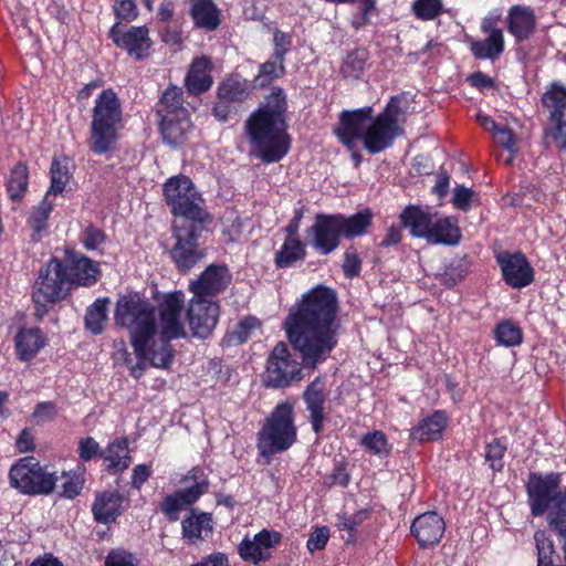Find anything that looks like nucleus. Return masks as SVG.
I'll use <instances>...</instances> for the list:
<instances>
[{
    "label": "nucleus",
    "mask_w": 566,
    "mask_h": 566,
    "mask_svg": "<svg viewBox=\"0 0 566 566\" xmlns=\"http://www.w3.org/2000/svg\"><path fill=\"white\" fill-rule=\"evenodd\" d=\"M305 254L304 244L296 238L289 235L276 253V263L280 268L289 266Z\"/></svg>",
    "instance_id": "obj_41"
},
{
    "label": "nucleus",
    "mask_w": 566,
    "mask_h": 566,
    "mask_svg": "<svg viewBox=\"0 0 566 566\" xmlns=\"http://www.w3.org/2000/svg\"><path fill=\"white\" fill-rule=\"evenodd\" d=\"M337 298L333 290L316 286L293 305L285 321L291 344L306 366L316 367L335 347Z\"/></svg>",
    "instance_id": "obj_2"
},
{
    "label": "nucleus",
    "mask_w": 566,
    "mask_h": 566,
    "mask_svg": "<svg viewBox=\"0 0 566 566\" xmlns=\"http://www.w3.org/2000/svg\"><path fill=\"white\" fill-rule=\"evenodd\" d=\"M184 305L180 291L165 294L156 311L139 294L132 293L118 297L114 319L128 331L135 354L156 368H167L174 358L170 342L188 337Z\"/></svg>",
    "instance_id": "obj_1"
},
{
    "label": "nucleus",
    "mask_w": 566,
    "mask_h": 566,
    "mask_svg": "<svg viewBox=\"0 0 566 566\" xmlns=\"http://www.w3.org/2000/svg\"><path fill=\"white\" fill-rule=\"evenodd\" d=\"M105 242L104 233L96 228H87L83 235V244L87 250L99 249Z\"/></svg>",
    "instance_id": "obj_62"
},
{
    "label": "nucleus",
    "mask_w": 566,
    "mask_h": 566,
    "mask_svg": "<svg viewBox=\"0 0 566 566\" xmlns=\"http://www.w3.org/2000/svg\"><path fill=\"white\" fill-rule=\"evenodd\" d=\"M122 108L117 95L111 91H103L96 98L93 108L92 124L119 126Z\"/></svg>",
    "instance_id": "obj_23"
},
{
    "label": "nucleus",
    "mask_w": 566,
    "mask_h": 566,
    "mask_svg": "<svg viewBox=\"0 0 566 566\" xmlns=\"http://www.w3.org/2000/svg\"><path fill=\"white\" fill-rule=\"evenodd\" d=\"M444 522L436 512H427L415 518L411 533L422 547L436 545L444 533Z\"/></svg>",
    "instance_id": "obj_20"
},
{
    "label": "nucleus",
    "mask_w": 566,
    "mask_h": 566,
    "mask_svg": "<svg viewBox=\"0 0 566 566\" xmlns=\"http://www.w3.org/2000/svg\"><path fill=\"white\" fill-rule=\"evenodd\" d=\"M500 17L499 13H493L483 19L481 30L486 35L485 39L471 42V51L475 57L495 60L504 51V34L502 29L496 27Z\"/></svg>",
    "instance_id": "obj_16"
},
{
    "label": "nucleus",
    "mask_w": 566,
    "mask_h": 566,
    "mask_svg": "<svg viewBox=\"0 0 566 566\" xmlns=\"http://www.w3.org/2000/svg\"><path fill=\"white\" fill-rule=\"evenodd\" d=\"M543 101L551 111L554 139L558 147L566 149V87L553 84L544 94Z\"/></svg>",
    "instance_id": "obj_17"
},
{
    "label": "nucleus",
    "mask_w": 566,
    "mask_h": 566,
    "mask_svg": "<svg viewBox=\"0 0 566 566\" xmlns=\"http://www.w3.org/2000/svg\"><path fill=\"white\" fill-rule=\"evenodd\" d=\"M367 60V54L364 50L350 52L343 64V73L346 76H358L364 70Z\"/></svg>",
    "instance_id": "obj_49"
},
{
    "label": "nucleus",
    "mask_w": 566,
    "mask_h": 566,
    "mask_svg": "<svg viewBox=\"0 0 566 566\" xmlns=\"http://www.w3.org/2000/svg\"><path fill=\"white\" fill-rule=\"evenodd\" d=\"M325 382L322 378H316L313 380L304 391V400L306 402L307 410L310 411V420L313 427V430L318 433L323 427V421L325 418Z\"/></svg>",
    "instance_id": "obj_25"
},
{
    "label": "nucleus",
    "mask_w": 566,
    "mask_h": 566,
    "mask_svg": "<svg viewBox=\"0 0 566 566\" xmlns=\"http://www.w3.org/2000/svg\"><path fill=\"white\" fill-rule=\"evenodd\" d=\"M329 539V530L326 526H317L310 534L306 547L311 554L323 549Z\"/></svg>",
    "instance_id": "obj_52"
},
{
    "label": "nucleus",
    "mask_w": 566,
    "mask_h": 566,
    "mask_svg": "<svg viewBox=\"0 0 566 566\" xmlns=\"http://www.w3.org/2000/svg\"><path fill=\"white\" fill-rule=\"evenodd\" d=\"M98 443L91 437H86L78 442V454L83 461H88L97 454Z\"/></svg>",
    "instance_id": "obj_63"
},
{
    "label": "nucleus",
    "mask_w": 566,
    "mask_h": 566,
    "mask_svg": "<svg viewBox=\"0 0 566 566\" xmlns=\"http://www.w3.org/2000/svg\"><path fill=\"white\" fill-rule=\"evenodd\" d=\"M67 269L70 282L77 285L90 286L96 283L99 276L97 263L84 255H71Z\"/></svg>",
    "instance_id": "obj_27"
},
{
    "label": "nucleus",
    "mask_w": 566,
    "mask_h": 566,
    "mask_svg": "<svg viewBox=\"0 0 566 566\" xmlns=\"http://www.w3.org/2000/svg\"><path fill=\"white\" fill-rule=\"evenodd\" d=\"M70 180L69 164L62 160H54L51 166V187L46 196L61 193Z\"/></svg>",
    "instance_id": "obj_44"
},
{
    "label": "nucleus",
    "mask_w": 566,
    "mask_h": 566,
    "mask_svg": "<svg viewBox=\"0 0 566 566\" xmlns=\"http://www.w3.org/2000/svg\"><path fill=\"white\" fill-rule=\"evenodd\" d=\"M505 450H506V447L497 440L488 444L486 452H485V460H486V462H489L490 467L493 470L502 469V467H503L502 458L504 455Z\"/></svg>",
    "instance_id": "obj_55"
},
{
    "label": "nucleus",
    "mask_w": 566,
    "mask_h": 566,
    "mask_svg": "<svg viewBox=\"0 0 566 566\" xmlns=\"http://www.w3.org/2000/svg\"><path fill=\"white\" fill-rule=\"evenodd\" d=\"M182 535L190 543L205 539L212 533V518L208 513L195 514L186 517L182 523Z\"/></svg>",
    "instance_id": "obj_34"
},
{
    "label": "nucleus",
    "mask_w": 566,
    "mask_h": 566,
    "mask_svg": "<svg viewBox=\"0 0 566 566\" xmlns=\"http://www.w3.org/2000/svg\"><path fill=\"white\" fill-rule=\"evenodd\" d=\"M507 31L517 42H522L531 36L536 27V17L534 11L524 6H513L506 15Z\"/></svg>",
    "instance_id": "obj_24"
},
{
    "label": "nucleus",
    "mask_w": 566,
    "mask_h": 566,
    "mask_svg": "<svg viewBox=\"0 0 566 566\" xmlns=\"http://www.w3.org/2000/svg\"><path fill=\"white\" fill-rule=\"evenodd\" d=\"M191 15L200 28L213 30L219 25V12L211 0H192Z\"/></svg>",
    "instance_id": "obj_37"
},
{
    "label": "nucleus",
    "mask_w": 566,
    "mask_h": 566,
    "mask_svg": "<svg viewBox=\"0 0 566 566\" xmlns=\"http://www.w3.org/2000/svg\"><path fill=\"white\" fill-rule=\"evenodd\" d=\"M105 566H137L135 557L123 549H113L105 559Z\"/></svg>",
    "instance_id": "obj_56"
},
{
    "label": "nucleus",
    "mask_w": 566,
    "mask_h": 566,
    "mask_svg": "<svg viewBox=\"0 0 566 566\" xmlns=\"http://www.w3.org/2000/svg\"><path fill=\"white\" fill-rule=\"evenodd\" d=\"M11 485L25 494H49L57 482L55 473L45 471L31 457L17 462L9 473Z\"/></svg>",
    "instance_id": "obj_8"
},
{
    "label": "nucleus",
    "mask_w": 566,
    "mask_h": 566,
    "mask_svg": "<svg viewBox=\"0 0 566 566\" xmlns=\"http://www.w3.org/2000/svg\"><path fill=\"white\" fill-rule=\"evenodd\" d=\"M474 198V192L467 187L459 186L454 189L453 203L461 210H468Z\"/></svg>",
    "instance_id": "obj_61"
},
{
    "label": "nucleus",
    "mask_w": 566,
    "mask_h": 566,
    "mask_svg": "<svg viewBox=\"0 0 566 566\" xmlns=\"http://www.w3.org/2000/svg\"><path fill=\"white\" fill-rule=\"evenodd\" d=\"M360 443L367 451L378 457H387L391 451L387 438L381 431L366 433Z\"/></svg>",
    "instance_id": "obj_47"
},
{
    "label": "nucleus",
    "mask_w": 566,
    "mask_h": 566,
    "mask_svg": "<svg viewBox=\"0 0 566 566\" xmlns=\"http://www.w3.org/2000/svg\"><path fill=\"white\" fill-rule=\"evenodd\" d=\"M274 57L285 59V55L292 46V35L275 29L273 32Z\"/></svg>",
    "instance_id": "obj_54"
},
{
    "label": "nucleus",
    "mask_w": 566,
    "mask_h": 566,
    "mask_svg": "<svg viewBox=\"0 0 566 566\" xmlns=\"http://www.w3.org/2000/svg\"><path fill=\"white\" fill-rule=\"evenodd\" d=\"M114 11L119 20H133L137 17L134 0H116Z\"/></svg>",
    "instance_id": "obj_60"
},
{
    "label": "nucleus",
    "mask_w": 566,
    "mask_h": 566,
    "mask_svg": "<svg viewBox=\"0 0 566 566\" xmlns=\"http://www.w3.org/2000/svg\"><path fill=\"white\" fill-rule=\"evenodd\" d=\"M53 206L54 203L51 201V197L45 195L42 201L31 211L28 222L33 231V240H39L40 233L45 230L46 221L53 209Z\"/></svg>",
    "instance_id": "obj_39"
},
{
    "label": "nucleus",
    "mask_w": 566,
    "mask_h": 566,
    "mask_svg": "<svg viewBox=\"0 0 566 566\" xmlns=\"http://www.w3.org/2000/svg\"><path fill=\"white\" fill-rule=\"evenodd\" d=\"M399 115L397 98H392L376 117L373 116L370 107L346 112L340 117L336 134L349 148L355 140H360L368 153L377 154L389 148L401 134Z\"/></svg>",
    "instance_id": "obj_3"
},
{
    "label": "nucleus",
    "mask_w": 566,
    "mask_h": 566,
    "mask_svg": "<svg viewBox=\"0 0 566 566\" xmlns=\"http://www.w3.org/2000/svg\"><path fill=\"white\" fill-rule=\"evenodd\" d=\"M201 223L188 222L175 226L177 242L171 251V256L177 266L182 271L192 268L203 256L197 243L203 229Z\"/></svg>",
    "instance_id": "obj_11"
},
{
    "label": "nucleus",
    "mask_w": 566,
    "mask_h": 566,
    "mask_svg": "<svg viewBox=\"0 0 566 566\" xmlns=\"http://www.w3.org/2000/svg\"><path fill=\"white\" fill-rule=\"evenodd\" d=\"M102 457L109 470L124 471L130 464V455L126 439H116L103 452Z\"/></svg>",
    "instance_id": "obj_36"
},
{
    "label": "nucleus",
    "mask_w": 566,
    "mask_h": 566,
    "mask_svg": "<svg viewBox=\"0 0 566 566\" xmlns=\"http://www.w3.org/2000/svg\"><path fill=\"white\" fill-rule=\"evenodd\" d=\"M182 92L176 86L168 87L158 105L161 117V134L169 145H180L191 130L188 111L182 106Z\"/></svg>",
    "instance_id": "obj_7"
},
{
    "label": "nucleus",
    "mask_w": 566,
    "mask_h": 566,
    "mask_svg": "<svg viewBox=\"0 0 566 566\" xmlns=\"http://www.w3.org/2000/svg\"><path fill=\"white\" fill-rule=\"evenodd\" d=\"M109 33L113 41L125 49L130 56L140 60L149 54L151 41L147 28L132 27L126 32H122L117 27H113Z\"/></svg>",
    "instance_id": "obj_19"
},
{
    "label": "nucleus",
    "mask_w": 566,
    "mask_h": 566,
    "mask_svg": "<svg viewBox=\"0 0 566 566\" xmlns=\"http://www.w3.org/2000/svg\"><path fill=\"white\" fill-rule=\"evenodd\" d=\"M361 269V261L357 253L353 250H348L345 253L343 270L347 277L357 276Z\"/></svg>",
    "instance_id": "obj_59"
},
{
    "label": "nucleus",
    "mask_w": 566,
    "mask_h": 566,
    "mask_svg": "<svg viewBox=\"0 0 566 566\" xmlns=\"http://www.w3.org/2000/svg\"><path fill=\"white\" fill-rule=\"evenodd\" d=\"M546 512L551 528L566 538V492L555 499Z\"/></svg>",
    "instance_id": "obj_40"
},
{
    "label": "nucleus",
    "mask_w": 566,
    "mask_h": 566,
    "mask_svg": "<svg viewBox=\"0 0 566 566\" xmlns=\"http://www.w3.org/2000/svg\"><path fill=\"white\" fill-rule=\"evenodd\" d=\"M136 356L138 357L139 361L134 365L130 358V354L124 344L115 352L114 355L115 361L127 365L130 369L132 376L138 379L143 375L145 364L149 361L140 358L137 354Z\"/></svg>",
    "instance_id": "obj_51"
},
{
    "label": "nucleus",
    "mask_w": 566,
    "mask_h": 566,
    "mask_svg": "<svg viewBox=\"0 0 566 566\" xmlns=\"http://www.w3.org/2000/svg\"><path fill=\"white\" fill-rule=\"evenodd\" d=\"M123 499L117 492H103L96 495L92 505L94 518L103 524L112 523L122 513Z\"/></svg>",
    "instance_id": "obj_29"
},
{
    "label": "nucleus",
    "mask_w": 566,
    "mask_h": 566,
    "mask_svg": "<svg viewBox=\"0 0 566 566\" xmlns=\"http://www.w3.org/2000/svg\"><path fill=\"white\" fill-rule=\"evenodd\" d=\"M559 474L551 473L547 475L532 474L527 483L531 510L533 515H543L554 500L564 492H558Z\"/></svg>",
    "instance_id": "obj_14"
},
{
    "label": "nucleus",
    "mask_w": 566,
    "mask_h": 566,
    "mask_svg": "<svg viewBox=\"0 0 566 566\" xmlns=\"http://www.w3.org/2000/svg\"><path fill=\"white\" fill-rule=\"evenodd\" d=\"M15 354L21 361L33 359L48 344V338L38 327L22 328L15 337Z\"/></svg>",
    "instance_id": "obj_26"
},
{
    "label": "nucleus",
    "mask_w": 566,
    "mask_h": 566,
    "mask_svg": "<svg viewBox=\"0 0 566 566\" xmlns=\"http://www.w3.org/2000/svg\"><path fill=\"white\" fill-rule=\"evenodd\" d=\"M109 300L107 297L97 298L88 308L85 315L86 328L97 335L101 334L107 322V310Z\"/></svg>",
    "instance_id": "obj_38"
},
{
    "label": "nucleus",
    "mask_w": 566,
    "mask_h": 566,
    "mask_svg": "<svg viewBox=\"0 0 566 566\" xmlns=\"http://www.w3.org/2000/svg\"><path fill=\"white\" fill-rule=\"evenodd\" d=\"M62 491L63 495L73 499L81 492L84 480L80 474L76 473H64L62 475Z\"/></svg>",
    "instance_id": "obj_53"
},
{
    "label": "nucleus",
    "mask_w": 566,
    "mask_h": 566,
    "mask_svg": "<svg viewBox=\"0 0 566 566\" xmlns=\"http://www.w3.org/2000/svg\"><path fill=\"white\" fill-rule=\"evenodd\" d=\"M206 483H196L188 489L179 490L174 494L167 495L161 502L163 513L170 520L177 521L179 513L195 503L203 493Z\"/></svg>",
    "instance_id": "obj_22"
},
{
    "label": "nucleus",
    "mask_w": 566,
    "mask_h": 566,
    "mask_svg": "<svg viewBox=\"0 0 566 566\" xmlns=\"http://www.w3.org/2000/svg\"><path fill=\"white\" fill-rule=\"evenodd\" d=\"M340 237L342 232L335 214H317L315 222L306 232L308 244L324 255L338 248Z\"/></svg>",
    "instance_id": "obj_13"
},
{
    "label": "nucleus",
    "mask_w": 566,
    "mask_h": 566,
    "mask_svg": "<svg viewBox=\"0 0 566 566\" xmlns=\"http://www.w3.org/2000/svg\"><path fill=\"white\" fill-rule=\"evenodd\" d=\"M118 126L91 124L90 148L97 155L111 151L117 140Z\"/></svg>",
    "instance_id": "obj_33"
},
{
    "label": "nucleus",
    "mask_w": 566,
    "mask_h": 566,
    "mask_svg": "<svg viewBox=\"0 0 566 566\" xmlns=\"http://www.w3.org/2000/svg\"><path fill=\"white\" fill-rule=\"evenodd\" d=\"M368 516V512L360 510L353 515H342L338 517L337 526L339 530L353 533L356 527L361 524Z\"/></svg>",
    "instance_id": "obj_58"
},
{
    "label": "nucleus",
    "mask_w": 566,
    "mask_h": 566,
    "mask_svg": "<svg viewBox=\"0 0 566 566\" xmlns=\"http://www.w3.org/2000/svg\"><path fill=\"white\" fill-rule=\"evenodd\" d=\"M534 541L537 549V566H553L555 549L552 538L545 531H537L534 534Z\"/></svg>",
    "instance_id": "obj_45"
},
{
    "label": "nucleus",
    "mask_w": 566,
    "mask_h": 566,
    "mask_svg": "<svg viewBox=\"0 0 566 566\" xmlns=\"http://www.w3.org/2000/svg\"><path fill=\"white\" fill-rule=\"evenodd\" d=\"M56 416V408L52 402H41L36 406L33 418L36 422H46Z\"/></svg>",
    "instance_id": "obj_64"
},
{
    "label": "nucleus",
    "mask_w": 566,
    "mask_h": 566,
    "mask_svg": "<svg viewBox=\"0 0 566 566\" xmlns=\"http://www.w3.org/2000/svg\"><path fill=\"white\" fill-rule=\"evenodd\" d=\"M248 94L247 81L237 76L227 78L219 86V97L224 101H237L243 98Z\"/></svg>",
    "instance_id": "obj_46"
},
{
    "label": "nucleus",
    "mask_w": 566,
    "mask_h": 566,
    "mask_svg": "<svg viewBox=\"0 0 566 566\" xmlns=\"http://www.w3.org/2000/svg\"><path fill=\"white\" fill-rule=\"evenodd\" d=\"M496 340L504 346H515L522 342L521 329L511 322H502L495 328Z\"/></svg>",
    "instance_id": "obj_48"
},
{
    "label": "nucleus",
    "mask_w": 566,
    "mask_h": 566,
    "mask_svg": "<svg viewBox=\"0 0 566 566\" xmlns=\"http://www.w3.org/2000/svg\"><path fill=\"white\" fill-rule=\"evenodd\" d=\"M447 424V417L442 411H436L424 418L411 430L410 437L419 442L436 440L441 437Z\"/></svg>",
    "instance_id": "obj_32"
},
{
    "label": "nucleus",
    "mask_w": 566,
    "mask_h": 566,
    "mask_svg": "<svg viewBox=\"0 0 566 566\" xmlns=\"http://www.w3.org/2000/svg\"><path fill=\"white\" fill-rule=\"evenodd\" d=\"M229 279L224 266L211 265L201 273L197 281L190 284V290L193 296L212 297V294L222 291L227 286Z\"/></svg>",
    "instance_id": "obj_21"
},
{
    "label": "nucleus",
    "mask_w": 566,
    "mask_h": 566,
    "mask_svg": "<svg viewBox=\"0 0 566 566\" xmlns=\"http://www.w3.org/2000/svg\"><path fill=\"white\" fill-rule=\"evenodd\" d=\"M281 539L277 531L262 530L253 536L245 535L238 546V553L243 560L258 565L271 557Z\"/></svg>",
    "instance_id": "obj_15"
},
{
    "label": "nucleus",
    "mask_w": 566,
    "mask_h": 566,
    "mask_svg": "<svg viewBox=\"0 0 566 566\" xmlns=\"http://www.w3.org/2000/svg\"><path fill=\"white\" fill-rule=\"evenodd\" d=\"M285 72L284 60L275 59L270 60L260 65L259 73L254 78V85L264 87L274 80L281 77Z\"/></svg>",
    "instance_id": "obj_42"
},
{
    "label": "nucleus",
    "mask_w": 566,
    "mask_h": 566,
    "mask_svg": "<svg viewBox=\"0 0 566 566\" xmlns=\"http://www.w3.org/2000/svg\"><path fill=\"white\" fill-rule=\"evenodd\" d=\"M70 284L65 266L61 261L52 259L40 271L34 284L33 301L44 307L50 303L63 300L67 295Z\"/></svg>",
    "instance_id": "obj_9"
},
{
    "label": "nucleus",
    "mask_w": 566,
    "mask_h": 566,
    "mask_svg": "<svg viewBox=\"0 0 566 566\" xmlns=\"http://www.w3.org/2000/svg\"><path fill=\"white\" fill-rule=\"evenodd\" d=\"M285 96L277 88L247 122L252 153L265 163H276L289 151L284 113Z\"/></svg>",
    "instance_id": "obj_4"
},
{
    "label": "nucleus",
    "mask_w": 566,
    "mask_h": 566,
    "mask_svg": "<svg viewBox=\"0 0 566 566\" xmlns=\"http://www.w3.org/2000/svg\"><path fill=\"white\" fill-rule=\"evenodd\" d=\"M412 8L419 19L432 20L441 12L442 3L441 0H416Z\"/></svg>",
    "instance_id": "obj_50"
},
{
    "label": "nucleus",
    "mask_w": 566,
    "mask_h": 566,
    "mask_svg": "<svg viewBox=\"0 0 566 566\" xmlns=\"http://www.w3.org/2000/svg\"><path fill=\"white\" fill-rule=\"evenodd\" d=\"M220 307L212 297L192 296L188 302L186 318L193 337L207 338L214 329Z\"/></svg>",
    "instance_id": "obj_12"
},
{
    "label": "nucleus",
    "mask_w": 566,
    "mask_h": 566,
    "mask_svg": "<svg viewBox=\"0 0 566 566\" xmlns=\"http://www.w3.org/2000/svg\"><path fill=\"white\" fill-rule=\"evenodd\" d=\"M7 188L11 200L15 201L22 198L28 188V169L25 165L18 164L12 169Z\"/></svg>",
    "instance_id": "obj_43"
},
{
    "label": "nucleus",
    "mask_w": 566,
    "mask_h": 566,
    "mask_svg": "<svg viewBox=\"0 0 566 566\" xmlns=\"http://www.w3.org/2000/svg\"><path fill=\"white\" fill-rule=\"evenodd\" d=\"M211 70L212 64L208 57L201 56L193 60L186 76L188 92L191 94H201L209 90L212 85Z\"/></svg>",
    "instance_id": "obj_28"
},
{
    "label": "nucleus",
    "mask_w": 566,
    "mask_h": 566,
    "mask_svg": "<svg viewBox=\"0 0 566 566\" xmlns=\"http://www.w3.org/2000/svg\"><path fill=\"white\" fill-rule=\"evenodd\" d=\"M493 138L497 145L506 151H513L516 147V140L513 132L506 126H499L493 133Z\"/></svg>",
    "instance_id": "obj_57"
},
{
    "label": "nucleus",
    "mask_w": 566,
    "mask_h": 566,
    "mask_svg": "<svg viewBox=\"0 0 566 566\" xmlns=\"http://www.w3.org/2000/svg\"><path fill=\"white\" fill-rule=\"evenodd\" d=\"M296 440L293 409L289 403H280L266 419L258 434V448L263 457L290 449Z\"/></svg>",
    "instance_id": "obj_5"
},
{
    "label": "nucleus",
    "mask_w": 566,
    "mask_h": 566,
    "mask_svg": "<svg viewBox=\"0 0 566 566\" xmlns=\"http://www.w3.org/2000/svg\"><path fill=\"white\" fill-rule=\"evenodd\" d=\"M461 234L458 222L452 217L433 219L428 242L453 245L460 241Z\"/></svg>",
    "instance_id": "obj_31"
},
{
    "label": "nucleus",
    "mask_w": 566,
    "mask_h": 566,
    "mask_svg": "<svg viewBox=\"0 0 566 566\" xmlns=\"http://www.w3.org/2000/svg\"><path fill=\"white\" fill-rule=\"evenodd\" d=\"M433 216L419 207H408L401 213V221L413 237L424 238L428 241L433 222Z\"/></svg>",
    "instance_id": "obj_30"
},
{
    "label": "nucleus",
    "mask_w": 566,
    "mask_h": 566,
    "mask_svg": "<svg viewBox=\"0 0 566 566\" xmlns=\"http://www.w3.org/2000/svg\"><path fill=\"white\" fill-rule=\"evenodd\" d=\"M164 195L172 213L185 218L184 223L203 222L208 217L201 196L187 176L169 178L164 185Z\"/></svg>",
    "instance_id": "obj_6"
},
{
    "label": "nucleus",
    "mask_w": 566,
    "mask_h": 566,
    "mask_svg": "<svg viewBox=\"0 0 566 566\" xmlns=\"http://www.w3.org/2000/svg\"><path fill=\"white\" fill-rule=\"evenodd\" d=\"M497 261L505 282L512 287L522 289L533 282V269L522 253H503Z\"/></svg>",
    "instance_id": "obj_18"
},
{
    "label": "nucleus",
    "mask_w": 566,
    "mask_h": 566,
    "mask_svg": "<svg viewBox=\"0 0 566 566\" xmlns=\"http://www.w3.org/2000/svg\"><path fill=\"white\" fill-rule=\"evenodd\" d=\"M340 228L342 235L355 238L364 235L371 226L373 214L366 209L349 217L335 214Z\"/></svg>",
    "instance_id": "obj_35"
},
{
    "label": "nucleus",
    "mask_w": 566,
    "mask_h": 566,
    "mask_svg": "<svg viewBox=\"0 0 566 566\" xmlns=\"http://www.w3.org/2000/svg\"><path fill=\"white\" fill-rule=\"evenodd\" d=\"M263 380L266 386L275 388L301 380L300 364L292 358L286 345L279 343L273 348L268 359Z\"/></svg>",
    "instance_id": "obj_10"
}]
</instances>
